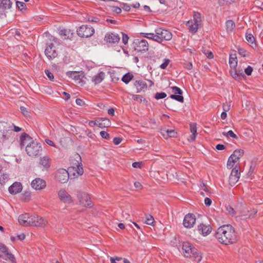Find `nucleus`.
<instances>
[{
    "label": "nucleus",
    "instance_id": "nucleus-1",
    "mask_svg": "<svg viewBox=\"0 0 263 263\" xmlns=\"http://www.w3.org/2000/svg\"><path fill=\"white\" fill-rule=\"evenodd\" d=\"M76 163H73V166L68 168V171L60 168L58 170L55 174L56 180L61 183L67 182L69 178V173H72L75 177L82 175L83 173V168L81 164V158L79 154L74 155Z\"/></svg>",
    "mask_w": 263,
    "mask_h": 263
},
{
    "label": "nucleus",
    "instance_id": "nucleus-2",
    "mask_svg": "<svg viewBox=\"0 0 263 263\" xmlns=\"http://www.w3.org/2000/svg\"><path fill=\"white\" fill-rule=\"evenodd\" d=\"M215 236L219 242L226 245L236 243L238 240L235 229L230 224L220 227Z\"/></svg>",
    "mask_w": 263,
    "mask_h": 263
},
{
    "label": "nucleus",
    "instance_id": "nucleus-3",
    "mask_svg": "<svg viewBox=\"0 0 263 263\" xmlns=\"http://www.w3.org/2000/svg\"><path fill=\"white\" fill-rule=\"evenodd\" d=\"M19 223L23 226L44 227L47 221L42 217L37 215H30L25 213L20 215L18 218Z\"/></svg>",
    "mask_w": 263,
    "mask_h": 263
},
{
    "label": "nucleus",
    "instance_id": "nucleus-4",
    "mask_svg": "<svg viewBox=\"0 0 263 263\" xmlns=\"http://www.w3.org/2000/svg\"><path fill=\"white\" fill-rule=\"evenodd\" d=\"M182 250L185 257H193L197 262H199L201 260L202 256L201 253L197 249L193 247L190 243L184 242L182 244Z\"/></svg>",
    "mask_w": 263,
    "mask_h": 263
},
{
    "label": "nucleus",
    "instance_id": "nucleus-5",
    "mask_svg": "<svg viewBox=\"0 0 263 263\" xmlns=\"http://www.w3.org/2000/svg\"><path fill=\"white\" fill-rule=\"evenodd\" d=\"M25 148L27 154L32 157L39 156L42 151V147L41 144L34 141L27 144Z\"/></svg>",
    "mask_w": 263,
    "mask_h": 263
},
{
    "label": "nucleus",
    "instance_id": "nucleus-6",
    "mask_svg": "<svg viewBox=\"0 0 263 263\" xmlns=\"http://www.w3.org/2000/svg\"><path fill=\"white\" fill-rule=\"evenodd\" d=\"M11 126L5 122H0V142L4 143L10 137L12 131Z\"/></svg>",
    "mask_w": 263,
    "mask_h": 263
},
{
    "label": "nucleus",
    "instance_id": "nucleus-7",
    "mask_svg": "<svg viewBox=\"0 0 263 263\" xmlns=\"http://www.w3.org/2000/svg\"><path fill=\"white\" fill-rule=\"evenodd\" d=\"M155 32L156 36L155 41L159 43L164 41H170L172 38V34L169 31L161 28L156 29Z\"/></svg>",
    "mask_w": 263,
    "mask_h": 263
},
{
    "label": "nucleus",
    "instance_id": "nucleus-8",
    "mask_svg": "<svg viewBox=\"0 0 263 263\" xmlns=\"http://www.w3.org/2000/svg\"><path fill=\"white\" fill-rule=\"evenodd\" d=\"M244 154V151L241 149H238L234 151L233 153L230 156L227 162V167L229 169L232 168L234 164L237 162L239 159L242 157Z\"/></svg>",
    "mask_w": 263,
    "mask_h": 263
},
{
    "label": "nucleus",
    "instance_id": "nucleus-9",
    "mask_svg": "<svg viewBox=\"0 0 263 263\" xmlns=\"http://www.w3.org/2000/svg\"><path fill=\"white\" fill-rule=\"evenodd\" d=\"M200 22V14L196 13L194 14V20L188 21L186 25L190 31L192 33H195L197 31Z\"/></svg>",
    "mask_w": 263,
    "mask_h": 263
},
{
    "label": "nucleus",
    "instance_id": "nucleus-10",
    "mask_svg": "<svg viewBox=\"0 0 263 263\" xmlns=\"http://www.w3.org/2000/svg\"><path fill=\"white\" fill-rule=\"evenodd\" d=\"M170 98H167L165 100V106L173 111L175 110V107L173 105L174 102L173 99L177 100L181 103H183L184 101V98L182 96L176 95V94L171 95L170 97Z\"/></svg>",
    "mask_w": 263,
    "mask_h": 263
},
{
    "label": "nucleus",
    "instance_id": "nucleus-11",
    "mask_svg": "<svg viewBox=\"0 0 263 263\" xmlns=\"http://www.w3.org/2000/svg\"><path fill=\"white\" fill-rule=\"evenodd\" d=\"M78 34L82 37H88L95 32L94 29L87 25H82L77 30Z\"/></svg>",
    "mask_w": 263,
    "mask_h": 263
},
{
    "label": "nucleus",
    "instance_id": "nucleus-12",
    "mask_svg": "<svg viewBox=\"0 0 263 263\" xmlns=\"http://www.w3.org/2000/svg\"><path fill=\"white\" fill-rule=\"evenodd\" d=\"M135 50L141 52H144L148 50V44L145 40H136L134 42Z\"/></svg>",
    "mask_w": 263,
    "mask_h": 263
},
{
    "label": "nucleus",
    "instance_id": "nucleus-13",
    "mask_svg": "<svg viewBox=\"0 0 263 263\" xmlns=\"http://www.w3.org/2000/svg\"><path fill=\"white\" fill-rule=\"evenodd\" d=\"M78 198L80 203L85 207L91 208L92 206L91 201L89 195L84 192H80L78 194Z\"/></svg>",
    "mask_w": 263,
    "mask_h": 263
},
{
    "label": "nucleus",
    "instance_id": "nucleus-14",
    "mask_svg": "<svg viewBox=\"0 0 263 263\" xmlns=\"http://www.w3.org/2000/svg\"><path fill=\"white\" fill-rule=\"evenodd\" d=\"M45 54L49 60H52L57 57L58 53L53 44L51 43L47 45L45 50Z\"/></svg>",
    "mask_w": 263,
    "mask_h": 263
},
{
    "label": "nucleus",
    "instance_id": "nucleus-15",
    "mask_svg": "<svg viewBox=\"0 0 263 263\" xmlns=\"http://www.w3.org/2000/svg\"><path fill=\"white\" fill-rule=\"evenodd\" d=\"M197 230L201 235L206 236L212 232V228L209 224L202 223L198 225Z\"/></svg>",
    "mask_w": 263,
    "mask_h": 263
},
{
    "label": "nucleus",
    "instance_id": "nucleus-16",
    "mask_svg": "<svg viewBox=\"0 0 263 263\" xmlns=\"http://www.w3.org/2000/svg\"><path fill=\"white\" fill-rule=\"evenodd\" d=\"M58 196L60 200L66 203H70L72 202V197L70 194L64 189H61L58 192Z\"/></svg>",
    "mask_w": 263,
    "mask_h": 263
},
{
    "label": "nucleus",
    "instance_id": "nucleus-17",
    "mask_svg": "<svg viewBox=\"0 0 263 263\" xmlns=\"http://www.w3.org/2000/svg\"><path fill=\"white\" fill-rule=\"evenodd\" d=\"M196 222L195 216L193 214H188L184 218L183 224L187 228H192Z\"/></svg>",
    "mask_w": 263,
    "mask_h": 263
},
{
    "label": "nucleus",
    "instance_id": "nucleus-18",
    "mask_svg": "<svg viewBox=\"0 0 263 263\" xmlns=\"http://www.w3.org/2000/svg\"><path fill=\"white\" fill-rule=\"evenodd\" d=\"M31 185L32 188L36 190H41L46 187V183L45 180L40 178H37L32 180Z\"/></svg>",
    "mask_w": 263,
    "mask_h": 263
},
{
    "label": "nucleus",
    "instance_id": "nucleus-19",
    "mask_svg": "<svg viewBox=\"0 0 263 263\" xmlns=\"http://www.w3.org/2000/svg\"><path fill=\"white\" fill-rule=\"evenodd\" d=\"M240 177V173L235 167L231 172L229 177V183L231 186L234 185L238 181Z\"/></svg>",
    "mask_w": 263,
    "mask_h": 263
},
{
    "label": "nucleus",
    "instance_id": "nucleus-20",
    "mask_svg": "<svg viewBox=\"0 0 263 263\" xmlns=\"http://www.w3.org/2000/svg\"><path fill=\"white\" fill-rule=\"evenodd\" d=\"M32 138L27 134L24 133H23L20 139V144L21 147L22 148L23 147L27 146V144H29L30 142H33Z\"/></svg>",
    "mask_w": 263,
    "mask_h": 263
},
{
    "label": "nucleus",
    "instance_id": "nucleus-21",
    "mask_svg": "<svg viewBox=\"0 0 263 263\" xmlns=\"http://www.w3.org/2000/svg\"><path fill=\"white\" fill-rule=\"evenodd\" d=\"M0 250L5 254V256H6L7 259L11 260L12 263H16L14 255L8 251L7 247L2 243H0Z\"/></svg>",
    "mask_w": 263,
    "mask_h": 263
},
{
    "label": "nucleus",
    "instance_id": "nucleus-22",
    "mask_svg": "<svg viewBox=\"0 0 263 263\" xmlns=\"http://www.w3.org/2000/svg\"><path fill=\"white\" fill-rule=\"evenodd\" d=\"M120 37L118 34L114 33H110L106 34L105 40L107 42L110 43H118L120 41Z\"/></svg>",
    "mask_w": 263,
    "mask_h": 263
},
{
    "label": "nucleus",
    "instance_id": "nucleus-23",
    "mask_svg": "<svg viewBox=\"0 0 263 263\" xmlns=\"http://www.w3.org/2000/svg\"><path fill=\"white\" fill-rule=\"evenodd\" d=\"M22 190V184L20 182H14L9 187V192L11 194H16Z\"/></svg>",
    "mask_w": 263,
    "mask_h": 263
},
{
    "label": "nucleus",
    "instance_id": "nucleus-24",
    "mask_svg": "<svg viewBox=\"0 0 263 263\" xmlns=\"http://www.w3.org/2000/svg\"><path fill=\"white\" fill-rule=\"evenodd\" d=\"M257 211L256 210H253V214H250V211H249L246 208H243L239 213V215L241 219H245L247 218H249L251 217H253L257 213Z\"/></svg>",
    "mask_w": 263,
    "mask_h": 263
},
{
    "label": "nucleus",
    "instance_id": "nucleus-25",
    "mask_svg": "<svg viewBox=\"0 0 263 263\" xmlns=\"http://www.w3.org/2000/svg\"><path fill=\"white\" fill-rule=\"evenodd\" d=\"M39 164L40 167L43 170L48 169L50 166L49 158L46 156L41 158L40 159Z\"/></svg>",
    "mask_w": 263,
    "mask_h": 263
},
{
    "label": "nucleus",
    "instance_id": "nucleus-26",
    "mask_svg": "<svg viewBox=\"0 0 263 263\" xmlns=\"http://www.w3.org/2000/svg\"><path fill=\"white\" fill-rule=\"evenodd\" d=\"M161 134L165 138H167V137L174 138L177 136V133L174 130L161 129Z\"/></svg>",
    "mask_w": 263,
    "mask_h": 263
},
{
    "label": "nucleus",
    "instance_id": "nucleus-27",
    "mask_svg": "<svg viewBox=\"0 0 263 263\" xmlns=\"http://www.w3.org/2000/svg\"><path fill=\"white\" fill-rule=\"evenodd\" d=\"M134 86L137 88V92H140L143 89L147 88V84L145 82L142 80L136 81Z\"/></svg>",
    "mask_w": 263,
    "mask_h": 263
},
{
    "label": "nucleus",
    "instance_id": "nucleus-28",
    "mask_svg": "<svg viewBox=\"0 0 263 263\" xmlns=\"http://www.w3.org/2000/svg\"><path fill=\"white\" fill-rule=\"evenodd\" d=\"M190 131L192 135L190 136L189 140L190 142L194 141L196 137L197 127L196 123H192L190 124Z\"/></svg>",
    "mask_w": 263,
    "mask_h": 263
},
{
    "label": "nucleus",
    "instance_id": "nucleus-29",
    "mask_svg": "<svg viewBox=\"0 0 263 263\" xmlns=\"http://www.w3.org/2000/svg\"><path fill=\"white\" fill-rule=\"evenodd\" d=\"M231 75L232 77L237 80H241L242 78L245 77V75L242 73V72H237L235 68H233L230 71Z\"/></svg>",
    "mask_w": 263,
    "mask_h": 263
},
{
    "label": "nucleus",
    "instance_id": "nucleus-30",
    "mask_svg": "<svg viewBox=\"0 0 263 263\" xmlns=\"http://www.w3.org/2000/svg\"><path fill=\"white\" fill-rule=\"evenodd\" d=\"M111 122L110 120L107 118H102L97 121V125L101 128L109 127Z\"/></svg>",
    "mask_w": 263,
    "mask_h": 263
},
{
    "label": "nucleus",
    "instance_id": "nucleus-31",
    "mask_svg": "<svg viewBox=\"0 0 263 263\" xmlns=\"http://www.w3.org/2000/svg\"><path fill=\"white\" fill-rule=\"evenodd\" d=\"M67 75L75 80H81L84 77L82 73L77 71H70L67 73Z\"/></svg>",
    "mask_w": 263,
    "mask_h": 263
},
{
    "label": "nucleus",
    "instance_id": "nucleus-32",
    "mask_svg": "<svg viewBox=\"0 0 263 263\" xmlns=\"http://www.w3.org/2000/svg\"><path fill=\"white\" fill-rule=\"evenodd\" d=\"M104 75L105 74L103 72H100L92 78V82L96 85L100 83L103 80Z\"/></svg>",
    "mask_w": 263,
    "mask_h": 263
},
{
    "label": "nucleus",
    "instance_id": "nucleus-33",
    "mask_svg": "<svg viewBox=\"0 0 263 263\" xmlns=\"http://www.w3.org/2000/svg\"><path fill=\"white\" fill-rule=\"evenodd\" d=\"M12 4L10 0H0V8L4 10L10 9Z\"/></svg>",
    "mask_w": 263,
    "mask_h": 263
},
{
    "label": "nucleus",
    "instance_id": "nucleus-34",
    "mask_svg": "<svg viewBox=\"0 0 263 263\" xmlns=\"http://www.w3.org/2000/svg\"><path fill=\"white\" fill-rule=\"evenodd\" d=\"M229 64L232 69L236 68L237 64V61L235 54L233 55H230L229 59Z\"/></svg>",
    "mask_w": 263,
    "mask_h": 263
},
{
    "label": "nucleus",
    "instance_id": "nucleus-35",
    "mask_svg": "<svg viewBox=\"0 0 263 263\" xmlns=\"http://www.w3.org/2000/svg\"><path fill=\"white\" fill-rule=\"evenodd\" d=\"M9 180V176L4 173L2 170H0V184H3Z\"/></svg>",
    "mask_w": 263,
    "mask_h": 263
},
{
    "label": "nucleus",
    "instance_id": "nucleus-36",
    "mask_svg": "<svg viewBox=\"0 0 263 263\" xmlns=\"http://www.w3.org/2000/svg\"><path fill=\"white\" fill-rule=\"evenodd\" d=\"M133 77L134 76L133 74L128 72L123 76L122 78V81L125 83L128 84L130 82V81L132 80Z\"/></svg>",
    "mask_w": 263,
    "mask_h": 263
},
{
    "label": "nucleus",
    "instance_id": "nucleus-37",
    "mask_svg": "<svg viewBox=\"0 0 263 263\" xmlns=\"http://www.w3.org/2000/svg\"><path fill=\"white\" fill-rule=\"evenodd\" d=\"M235 26V23L232 20H228L226 22L227 30L228 32H232Z\"/></svg>",
    "mask_w": 263,
    "mask_h": 263
},
{
    "label": "nucleus",
    "instance_id": "nucleus-38",
    "mask_svg": "<svg viewBox=\"0 0 263 263\" xmlns=\"http://www.w3.org/2000/svg\"><path fill=\"white\" fill-rule=\"evenodd\" d=\"M59 33L61 36L63 37L64 39H67L69 38V34H70V31L69 30L63 29L60 31Z\"/></svg>",
    "mask_w": 263,
    "mask_h": 263
},
{
    "label": "nucleus",
    "instance_id": "nucleus-39",
    "mask_svg": "<svg viewBox=\"0 0 263 263\" xmlns=\"http://www.w3.org/2000/svg\"><path fill=\"white\" fill-rule=\"evenodd\" d=\"M246 39L247 41L250 44H253L255 42V38L251 33H247L246 34Z\"/></svg>",
    "mask_w": 263,
    "mask_h": 263
},
{
    "label": "nucleus",
    "instance_id": "nucleus-40",
    "mask_svg": "<svg viewBox=\"0 0 263 263\" xmlns=\"http://www.w3.org/2000/svg\"><path fill=\"white\" fill-rule=\"evenodd\" d=\"M16 7L21 11L25 10L26 9V5L22 2L17 1L16 2Z\"/></svg>",
    "mask_w": 263,
    "mask_h": 263
},
{
    "label": "nucleus",
    "instance_id": "nucleus-41",
    "mask_svg": "<svg viewBox=\"0 0 263 263\" xmlns=\"http://www.w3.org/2000/svg\"><path fill=\"white\" fill-rule=\"evenodd\" d=\"M222 135L226 137H231L234 139H237L238 138V137L236 134L234 133V132L232 130H229L228 132H223Z\"/></svg>",
    "mask_w": 263,
    "mask_h": 263
},
{
    "label": "nucleus",
    "instance_id": "nucleus-42",
    "mask_svg": "<svg viewBox=\"0 0 263 263\" xmlns=\"http://www.w3.org/2000/svg\"><path fill=\"white\" fill-rule=\"evenodd\" d=\"M132 98L135 101H136L139 103H141L142 101H145V99L140 95H132Z\"/></svg>",
    "mask_w": 263,
    "mask_h": 263
},
{
    "label": "nucleus",
    "instance_id": "nucleus-43",
    "mask_svg": "<svg viewBox=\"0 0 263 263\" xmlns=\"http://www.w3.org/2000/svg\"><path fill=\"white\" fill-rule=\"evenodd\" d=\"M226 210L228 213L232 216H234L236 215V212L234 209L230 205L226 206Z\"/></svg>",
    "mask_w": 263,
    "mask_h": 263
},
{
    "label": "nucleus",
    "instance_id": "nucleus-44",
    "mask_svg": "<svg viewBox=\"0 0 263 263\" xmlns=\"http://www.w3.org/2000/svg\"><path fill=\"white\" fill-rule=\"evenodd\" d=\"M155 222L154 218L153 217L149 215L146 217L145 223L148 225H153Z\"/></svg>",
    "mask_w": 263,
    "mask_h": 263
},
{
    "label": "nucleus",
    "instance_id": "nucleus-45",
    "mask_svg": "<svg viewBox=\"0 0 263 263\" xmlns=\"http://www.w3.org/2000/svg\"><path fill=\"white\" fill-rule=\"evenodd\" d=\"M166 97V94L165 92H157L155 94V98L157 100L165 98Z\"/></svg>",
    "mask_w": 263,
    "mask_h": 263
},
{
    "label": "nucleus",
    "instance_id": "nucleus-46",
    "mask_svg": "<svg viewBox=\"0 0 263 263\" xmlns=\"http://www.w3.org/2000/svg\"><path fill=\"white\" fill-rule=\"evenodd\" d=\"M172 89L175 94H178L179 95L182 96V91L180 88L177 86H173L172 87Z\"/></svg>",
    "mask_w": 263,
    "mask_h": 263
},
{
    "label": "nucleus",
    "instance_id": "nucleus-47",
    "mask_svg": "<svg viewBox=\"0 0 263 263\" xmlns=\"http://www.w3.org/2000/svg\"><path fill=\"white\" fill-rule=\"evenodd\" d=\"M235 0H219L218 3L220 5L223 6L225 5H227L229 4H231L232 2H234Z\"/></svg>",
    "mask_w": 263,
    "mask_h": 263
},
{
    "label": "nucleus",
    "instance_id": "nucleus-48",
    "mask_svg": "<svg viewBox=\"0 0 263 263\" xmlns=\"http://www.w3.org/2000/svg\"><path fill=\"white\" fill-rule=\"evenodd\" d=\"M170 60L168 59H165L164 60V62L160 65V67L162 69H164L168 66Z\"/></svg>",
    "mask_w": 263,
    "mask_h": 263
},
{
    "label": "nucleus",
    "instance_id": "nucleus-49",
    "mask_svg": "<svg viewBox=\"0 0 263 263\" xmlns=\"http://www.w3.org/2000/svg\"><path fill=\"white\" fill-rule=\"evenodd\" d=\"M20 109L21 110V112L25 116H29V112L28 111L27 109L23 106H21L20 107Z\"/></svg>",
    "mask_w": 263,
    "mask_h": 263
},
{
    "label": "nucleus",
    "instance_id": "nucleus-50",
    "mask_svg": "<svg viewBox=\"0 0 263 263\" xmlns=\"http://www.w3.org/2000/svg\"><path fill=\"white\" fill-rule=\"evenodd\" d=\"M253 71V68L250 66H248L245 69V73L248 76H250Z\"/></svg>",
    "mask_w": 263,
    "mask_h": 263
},
{
    "label": "nucleus",
    "instance_id": "nucleus-51",
    "mask_svg": "<svg viewBox=\"0 0 263 263\" xmlns=\"http://www.w3.org/2000/svg\"><path fill=\"white\" fill-rule=\"evenodd\" d=\"M45 72L50 80H51V81L53 80L54 76H53V74L51 72H50L48 70H45Z\"/></svg>",
    "mask_w": 263,
    "mask_h": 263
},
{
    "label": "nucleus",
    "instance_id": "nucleus-52",
    "mask_svg": "<svg viewBox=\"0 0 263 263\" xmlns=\"http://www.w3.org/2000/svg\"><path fill=\"white\" fill-rule=\"evenodd\" d=\"M238 53L243 57L247 55V51L243 48L238 49Z\"/></svg>",
    "mask_w": 263,
    "mask_h": 263
},
{
    "label": "nucleus",
    "instance_id": "nucleus-53",
    "mask_svg": "<svg viewBox=\"0 0 263 263\" xmlns=\"http://www.w3.org/2000/svg\"><path fill=\"white\" fill-rule=\"evenodd\" d=\"M100 135L104 139H108L109 138V135L105 131H101Z\"/></svg>",
    "mask_w": 263,
    "mask_h": 263
},
{
    "label": "nucleus",
    "instance_id": "nucleus-54",
    "mask_svg": "<svg viewBox=\"0 0 263 263\" xmlns=\"http://www.w3.org/2000/svg\"><path fill=\"white\" fill-rule=\"evenodd\" d=\"M230 109L229 107H228V109H226L224 107L223 108L224 111H223L221 114V118L222 120H224L227 116L226 112L228 111Z\"/></svg>",
    "mask_w": 263,
    "mask_h": 263
},
{
    "label": "nucleus",
    "instance_id": "nucleus-55",
    "mask_svg": "<svg viewBox=\"0 0 263 263\" xmlns=\"http://www.w3.org/2000/svg\"><path fill=\"white\" fill-rule=\"evenodd\" d=\"M122 5V8L124 11L128 12L130 10V7L129 5L123 3Z\"/></svg>",
    "mask_w": 263,
    "mask_h": 263
},
{
    "label": "nucleus",
    "instance_id": "nucleus-56",
    "mask_svg": "<svg viewBox=\"0 0 263 263\" xmlns=\"http://www.w3.org/2000/svg\"><path fill=\"white\" fill-rule=\"evenodd\" d=\"M128 36L127 35L125 34H124V33H122V42L125 44V45H126L128 43Z\"/></svg>",
    "mask_w": 263,
    "mask_h": 263
},
{
    "label": "nucleus",
    "instance_id": "nucleus-57",
    "mask_svg": "<svg viewBox=\"0 0 263 263\" xmlns=\"http://www.w3.org/2000/svg\"><path fill=\"white\" fill-rule=\"evenodd\" d=\"M122 217L125 219H128L130 217L129 214L126 211H123L122 213Z\"/></svg>",
    "mask_w": 263,
    "mask_h": 263
},
{
    "label": "nucleus",
    "instance_id": "nucleus-58",
    "mask_svg": "<svg viewBox=\"0 0 263 263\" xmlns=\"http://www.w3.org/2000/svg\"><path fill=\"white\" fill-rule=\"evenodd\" d=\"M122 140V139L121 138L115 137L113 139V142L115 145H118L121 142Z\"/></svg>",
    "mask_w": 263,
    "mask_h": 263
},
{
    "label": "nucleus",
    "instance_id": "nucleus-59",
    "mask_svg": "<svg viewBox=\"0 0 263 263\" xmlns=\"http://www.w3.org/2000/svg\"><path fill=\"white\" fill-rule=\"evenodd\" d=\"M147 36H148L147 37V39L155 41V39L156 37V33H148Z\"/></svg>",
    "mask_w": 263,
    "mask_h": 263
},
{
    "label": "nucleus",
    "instance_id": "nucleus-60",
    "mask_svg": "<svg viewBox=\"0 0 263 263\" xmlns=\"http://www.w3.org/2000/svg\"><path fill=\"white\" fill-rule=\"evenodd\" d=\"M77 104L79 106H82L85 105V102L80 99H77L76 100Z\"/></svg>",
    "mask_w": 263,
    "mask_h": 263
},
{
    "label": "nucleus",
    "instance_id": "nucleus-61",
    "mask_svg": "<svg viewBox=\"0 0 263 263\" xmlns=\"http://www.w3.org/2000/svg\"><path fill=\"white\" fill-rule=\"evenodd\" d=\"M204 204L206 205V206H210L212 204V200L211 199H210L208 197H206L205 199H204Z\"/></svg>",
    "mask_w": 263,
    "mask_h": 263
},
{
    "label": "nucleus",
    "instance_id": "nucleus-62",
    "mask_svg": "<svg viewBox=\"0 0 263 263\" xmlns=\"http://www.w3.org/2000/svg\"><path fill=\"white\" fill-rule=\"evenodd\" d=\"M134 186L138 190H141L142 188V185L139 182H135L134 183Z\"/></svg>",
    "mask_w": 263,
    "mask_h": 263
},
{
    "label": "nucleus",
    "instance_id": "nucleus-63",
    "mask_svg": "<svg viewBox=\"0 0 263 263\" xmlns=\"http://www.w3.org/2000/svg\"><path fill=\"white\" fill-rule=\"evenodd\" d=\"M184 67L186 69H187L188 70H191L193 68V65H192V63L187 62L184 64Z\"/></svg>",
    "mask_w": 263,
    "mask_h": 263
},
{
    "label": "nucleus",
    "instance_id": "nucleus-64",
    "mask_svg": "<svg viewBox=\"0 0 263 263\" xmlns=\"http://www.w3.org/2000/svg\"><path fill=\"white\" fill-rule=\"evenodd\" d=\"M112 11L114 12L117 13V14H119V13H121L122 9H121V8H120L119 7H114Z\"/></svg>",
    "mask_w": 263,
    "mask_h": 263
}]
</instances>
